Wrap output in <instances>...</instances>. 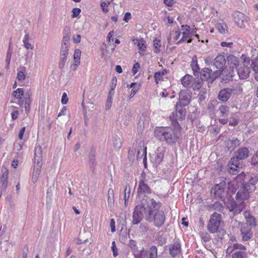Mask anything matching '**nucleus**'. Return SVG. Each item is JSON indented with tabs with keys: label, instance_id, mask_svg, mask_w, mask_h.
I'll use <instances>...</instances> for the list:
<instances>
[{
	"label": "nucleus",
	"instance_id": "obj_1",
	"mask_svg": "<svg viewBox=\"0 0 258 258\" xmlns=\"http://www.w3.org/2000/svg\"><path fill=\"white\" fill-rule=\"evenodd\" d=\"M256 181L255 179L252 178L248 183L242 184V190L238 191L236 195L237 203L232 200L226 204V206L230 211L233 212L234 214H237L242 211L245 208L244 201L247 200L249 198V194L255 190Z\"/></svg>",
	"mask_w": 258,
	"mask_h": 258
},
{
	"label": "nucleus",
	"instance_id": "obj_2",
	"mask_svg": "<svg viewBox=\"0 0 258 258\" xmlns=\"http://www.w3.org/2000/svg\"><path fill=\"white\" fill-rule=\"evenodd\" d=\"M156 203L159 204V205L156 207L154 205L150 206L145 216V219L150 222H153L156 227H161L165 222V216L163 211L159 210L161 203L156 202Z\"/></svg>",
	"mask_w": 258,
	"mask_h": 258
},
{
	"label": "nucleus",
	"instance_id": "obj_3",
	"mask_svg": "<svg viewBox=\"0 0 258 258\" xmlns=\"http://www.w3.org/2000/svg\"><path fill=\"white\" fill-rule=\"evenodd\" d=\"M154 205L156 207L158 206L159 204H156V201L153 199L146 197L141 205H138L136 207L133 215V223L138 224L143 217L145 218L148 208Z\"/></svg>",
	"mask_w": 258,
	"mask_h": 258
},
{
	"label": "nucleus",
	"instance_id": "obj_4",
	"mask_svg": "<svg viewBox=\"0 0 258 258\" xmlns=\"http://www.w3.org/2000/svg\"><path fill=\"white\" fill-rule=\"evenodd\" d=\"M249 156V150L246 147H242L238 150L236 157H233L228 163L229 172L232 174H236L238 169L241 167L239 160L247 158Z\"/></svg>",
	"mask_w": 258,
	"mask_h": 258
},
{
	"label": "nucleus",
	"instance_id": "obj_5",
	"mask_svg": "<svg viewBox=\"0 0 258 258\" xmlns=\"http://www.w3.org/2000/svg\"><path fill=\"white\" fill-rule=\"evenodd\" d=\"M42 165V148L40 145H38L36 147L35 150L34 166L33 173L39 175Z\"/></svg>",
	"mask_w": 258,
	"mask_h": 258
},
{
	"label": "nucleus",
	"instance_id": "obj_6",
	"mask_svg": "<svg viewBox=\"0 0 258 258\" xmlns=\"http://www.w3.org/2000/svg\"><path fill=\"white\" fill-rule=\"evenodd\" d=\"M221 222V216L217 213H214L208 224V230L211 233H214L218 230Z\"/></svg>",
	"mask_w": 258,
	"mask_h": 258
},
{
	"label": "nucleus",
	"instance_id": "obj_7",
	"mask_svg": "<svg viewBox=\"0 0 258 258\" xmlns=\"http://www.w3.org/2000/svg\"><path fill=\"white\" fill-rule=\"evenodd\" d=\"M211 194L217 198H223L226 194V182L222 181L214 185L211 189Z\"/></svg>",
	"mask_w": 258,
	"mask_h": 258
},
{
	"label": "nucleus",
	"instance_id": "obj_8",
	"mask_svg": "<svg viewBox=\"0 0 258 258\" xmlns=\"http://www.w3.org/2000/svg\"><path fill=\"white\" fill-rule=\"evenodd\" d=\"M218 112L220 117L218 119L219 122L222 125L226 124L228 122L227 117L230 113L229 108L226 105H221L218 107Z\"/></svg>",
	"mask_w": 258,
	"mask_h": 258
},
{
	"label": "nucleus",
	"instance_id": "obj_9",
	"mask_svg": "<svg viewBox=\"0 0 258 258\" xmlns=\"http://www.w3.org/2000/svg\"><path fill=\"white\" fill-rule=\"evenodd\" d=\"M182 105H180L179 103H176L175 105V110L170 116V118L172 121L177 120H182L185 117L186 110Z\"/></svg>",
	"mask_w": 258,
	"mask_h": 258
},
{
	"label": "nucleus",
	"instance_id": "obj_10",
	"mask_svg": "<svg viewBox=\"0 0 258 258\" xmlns=\"http://www.w3.org/2000/svg\"><path fill=\"white\" fill-rule=\"evenodd\" d=\"M234 21L241 28H244L248 21V18L242 13L235 12L233 14Z\"/></svg>",
	"mask_w": 258,
	"mask_h": 258
},
{
	"label": "nucleus",
	"instance_id": "obj_11",
	"mask_svg": "<svg viewBox=\"0 0 258 258\" xmlns=\"http://www.w3.org/2000/svg\"><path fill=\"white\" fill-rule=\"evenodd\" d=\"M226 63V60L225 57L223 55H218L214 59V65L218 69L216 72L217 75H220L222 74L224 75L226 74V71L223 70V68Z\"/></svg>",
	"mask_w": 258,
	"mask_h": 258
},
{
	"label": "nucleus",
	"instance_id": "obj_12",
	"mask_svg": "<svg viewBox=\"0 0 258 258\" xmlns=\"http://www.w3.org/2000/svg\"><path fill=\"white\" fill-rule=\"evenodd\" d=\"M191 98V93L190 91L185 90L180 91L179 94V103L180 105L183 106H187L190 102Z\"/></svg>",
	"mask_w": 258,
	"mask_h": 258
},
{
	"label": "nucleus",
	"instance_id": "obj_13",
	"mask_svg": "<svg viewBox=\"0 0 258 258\" xmlns=\"http://www.w3.org/2000/svg\"><path fill=\"white\" fill-rule=\"evenodd\" d=\"M190 27L187 25H182L181 26V31H182V37L178 41V43H181L184 41H187V43H190L192 39L190 38Z\"/></svg>",
	"mask_w": 258,
	"mask_h": 258
},
{
	"label": "nucleus",
	"instance_id": "obj_14",
	"mask_svg": "<svg viewBox=\"0 0 258 258\" xmlns=\"http://www.w3.org/2000/svg\"><path fill=\"white\" fill-rule=\"evenodd\" d=\"M147 180L144 175H142V179L139 182L137 192L139 194H148L150 193L151 189L146 183Z\"/></svg>",
	"mask_w": 258,
	"mask_h": 258
},
{
	"label": "nucleus",
	"instance_id": "obj_15",
	"mask_svg": "<svg viewBox=\"0 0 258 258\" xmlns=\"http://www.w3.org/2000/svg\"><path fill=\"white\" fill-rule=\"evenodd\" d=\"M251 227L245 224H241L240 231L242 240L247 241L252 236V232L251 230Z\"/></svg>",
	"mask_w": 258,
	"mask_h": 258
},
{
	"label": "nucleus",
	"instance_id": "obj_16",
	"mask_svg": "<svg viewBox=\"0 0 258 258\" xmlns=\"http://www.w3.org/2000/svg\"><path fill=\"white\" fill-rule=\"evenodd\" d=\"M165 152L164 148L158 147L156 153L152 155L151 158L155 164L158 165L162 161Z\"/></svg>",
	"mask_w": 258,
	"mask_h": 258
},
{
	"label": "nucleus",
	"instance_id": "obj_17",
	"mask_svg": "<svg viewBox=\"0 0 258 258\" xmlns=\"http://www.w3.org/2000/svg\"><path fill=\"white\" fill-rule=\"evenodd\" d=\"M233 91L231 88L223 89L219 92L218 99L222 102H226L230 98Z\"/></svg>",
	"mask_w": 258,
	"mask_h": 258
},
{
	"label": "nucleus",
	"instance_id": "obj_18",
	"mask_svg": "<svg viewBox=\"0 0 258 258\" xmlns=\"http://www.w3.org/2000/svg\"><path fill=\"white\" fill-rule=\"evenodd\" d=\"M168 127H157L154 131V135L156 138L160 141H164L166 135L169 134Z\"/></svg>",
	"mask_w": 258,
	"mask_h": 258
},
{
	"label": "nucleus",
	"instance_id": "obj_19",
	"mask_svg": "<svg viewBox=\"0 0 258 258\" xmlns=\"http://www.w3.org/2000/svg\"><path fill=\"white\" fill-rule=\"evenodd\" d=\"M167 130V132H169V133L166 135L164 141L169 144L175 143L176 141L177 136L176 131L170 127H168Z\"/></svg>",
	"mask_w": 258,
	"mask_h": 258
},
{
	"label": "nucleus",
	"instance_id": "obj_20",
	"mask_svg": "<svg viewBox=\"0 0 258 258\" xmlns=\"http://www.w3.org/2000/svg\"><path fill=\"white\" fill-rule=\"evenodd\" d=\"M218 75H214L212 73V70L209 68L204 69L201 72V79L207 80L209 79L214 80Z\"/></svg>",
	"mask_w": 258,
	"mask_h": 258
},
{
	"label": "nucleus",
	"instance_id": "obj_21",
	"mask_svg": "<svg viewBox=\"0 0 258 258\" xmlns=\"http://www.w3.org/2000/svg\"><path fill=\"white\" fill-rule=\"evenodd\" d=\"M169 250L170 254L172 257H175L177 254H179L181 251V249L179 241H174V243L170 246Z\"/></svg>",
	"mask_w": 258,
	"mask_h": 258
},
{
	"label": "nucleus",
	"instance_id": "obj_22",
	"mask_svg": "<svg viewBox=\"0 0 258 258\" xmlns=\"http://www.w3.org/2000/svg\"><path fill=\"white\" fill-rule=\"evenodd\" d=\"M24 95V91L23 88H19L13 93V96L18 100L20 107H23V101L22 100Z\"/></svg>",
	"mask_w": 258,
	"mask_h": 258
},
{
	"label": "nucleus",
	"instance_id": "obj_23",
	"mask_svg": "<svg viewBox=\"0 0 258 258\" xmlns=\"http://www.w3.org/2000/svg\"><path fill=\"white\" fill-rule=\"evenodd\" d=\"M236 73L241 79H245L249 77L250 69L249 67H240L236 69Z\"/></svg>",
	"mask_w": 258,
	"mask_h": 258
},
{
	"label": "nucleus",
	"instance_id": "obj_24",
	"mask_svg": "<svg viewBox=\"0 0 258 258\" xmlns=\"http://www.w3.org/2000/svg\"><path fill=\"white\" fill-rule=\"evenodd\" d=\"M244 216L246 220V225H249V226L254 227L256 226V221L255 218L251 216L250 213L248 211H245L244 213Z\"/></svg>",
	"mask_w": 258,
	"mask_h": 258
},
{
	"label": "nucleus",
	"instance_id": "obj_25",
	"mask_svg": "<svg viewBox=\"0 0 258 258\" xmlns=\"http://www.w3.org/2000/svg\"><path fill=\"white\" fill-rule=\"evenodd\" d=\"M26 68L25 67H20L17 69L16 79L19 82H22L26 79Z\"/></svg>",
	"mask_w": 258,
	"mask_h": 258
},
{
	"label": "nucleus",
	"instance_id": "obj_26",
	"mask_svg": "<svg viewBox=\"0 0 258 258\" xmlns=\"http://www.w3.org/2000/svg\"><path fill=\"white\" fill-rule=\"evenodd\" d=\"M194 81V78L189 75H186L181 79V82L185 88L191 87Z\"/></svg>",
	"mask_w": 258,
	"mask_h": 258
},
{
	"label": "nucleus",
	"instance_id": "obj_27",
	"mask_svg": "<svg viewBox=\"0 0 258 258\" xmlns=\"http://www.w3.org/2000/svg\"><path fill=\"white\" fill-rule=\"evenodd\" d=\"M31 36L29 33H26L23 38V43L24 47L26 49H33L34 45L30 42L31 40Z\"/></svg>",
	"mask_w": 258,
	"mask_h": 258
},
{
	"label": "nucleus",
	"instance_id": "obj_28",
	"mask_svg": "<svg viewBox=\"0 0 258 258\" xmlns=\"http://www.w3.org/2000/svg\"><path fill=\"white\" fill-rule=\"evenodd\" d=\"M246 247L241 244L234 243L230 245L226 249V252L228 254L232 253L234 250H245Z\"/></svg>",
	"mask_w": 258,
	"mask_h": 258
},
{
	"label": "nucleus",
	"instance_id": "obj_29",
	"mask_svg": "<svg viewBox=\"0 0 258 258\" xmlns=\"http://www.w3.org/2000/svg\"><path fill=\"white\" fill-rule=\"evenodd\" d=\"M227 61L230 65V68H232V69L235 68L236 69L239 64L238 58L233 55H230L227 57Z\"/></svg>",
	"mask_w": 258,
	"mask_h": 258
},
{
	"label": "nucleus",
	"instance_id": "obj_30",
	"mask_svg": "<svg viewBox=\"0 0 258 258\" xmlns=\"http://www.w3.org/2000/svg\"><path fill=\"white\" fill-rule=\"evenodd\" d=\"M240 144V141L237 138L229 139L227 142V146L229 150H233L235 147Z\"/></svg>",
	"mask_w": 258,
	"mask_h": 258
},
{
	"label": "nucleus",
	"instance_id": "obj_31",
	"mask_svg": "<svg viewBox=\"0 0 258 258\" xmlns=\"http://www.w3.org/2000/svg\"><path fill=\"white\" fill-rule=\"evenodd\" d=\"M81 55V51L79 49H76L74 53V66L75 67V70L77 69L78 66L80 63V57Z\"/></svg>",
	"mask_w": 258,
	"mask_h": 258
},
{
	"label": "nucleus",
	"instance_id": "obj_32",
	"mask_svg": "<svg viewBox=\"0 0 258 258\" xmlns=\"http://www.w3.org/2000/svg\"><path fill=\"white\" fill-rule=\"evenodd\" d=\"M114 191L110 188L108 190L107 194V203L110 208H112L114 205Z\"/></svg>",
	"mask_w": 258,
	"mask_h": 258
},
{
	"label": "nucleus",
	"instance_id": "obj_33",
	"mask_svg": "<svg viewBox=\"0 0 258 258\" xmlns=\"http://www.w3.org/2000/svg\"><path fill=\"white\" fill-rule=\"evenodd\" d=\"M229 121V125L232 126L237 125L239 122V117L237 113H233L231 114Z\"/></svg>",
	"mask_w": 258,
	"mask_h": 258
},
{
	"label": "nucleus",
	"instance_id": "obj_34",
	"mask_svg": "<svg viewBox=\"0 0 258 258\" xmlns=\"http://www.w3.org/2000/svg\"><path fill=\"white\" fill-rule=\"evenodd\" d=\"M251 68L254 72V78L258 81V59L253 60L251 61Z\"/></svg>",
	"mask_w": 258,
	"mask_h": 258
},
{
	"label": "nucleus",
	"instance_id": "obj_35",
	"mask_svg": "<svg viewBox=\"0 0 258 258\" xmlns=\"http://www.w3.org/2000/svg\"><path fill=\"white\" fill-rule=\"evenodd\" d=\"M137 46L140 51L144 52L146 49V45L145 44L146 41L143 38H140L137 39Z\"/></svg>",
	"mask_w": 258,
	"mask_h": 258
},
{
	"label": "nucleus",
	"instance_id": "obj_36",
	"mask_svg": "<svg viewBox=\"0 0 258 258\" xmlns=\"http://www.w3.org/2000/svg\"><path fill=\"white\" fill-rule=\"evenodd\" d=\"M203 85V80L201 79L194 80L191 85L194 90H199Z\"/></svg>",
	"mask_w": 258,
	"mask_h": 258
},
{
	"label": "nucleus",
	"instance_id": "obj_37",
	"mask_svg": "<svg viewBox=\"0 0 258 258\" xmlns=\"http://www.w3.org/2000/svg\"><path fill=\"white\" fill-rule=\"evenodd\" d=\"M8 171L6 170L3 172L2 175L0 180L4 187H6L8 185Z\"/></svg>",
	"mask_w": 258,
	"mask_h": 258
},
{
	"label": "nucleus",
	"instance_id": "obj_38",
	"mask_svg": "<svg viewBox=\"0 0 258 258\" xmlns=\"http://www.w3.org/2000/svg\"><path fill=\"white\" fill-rule=\"evenodd\" d=\"M157 257V248L155 246H152L149 250L148 258Z\"/></svg>",
	"mask_w": 258,
	"mask_h": 258
},
{
	"label": "nucleus",
	"instance_id": "obj_39",
	"mask_svg": "<svg viewBox=\"0 0 258 258\" xmlns=\"http://www.w3.org/2000/svg\"><path fill=\"white\" fill-rule=\"evenodd\" d=\"M216 28L221 34L225 33L227 31V26L224 23H219L217 24Z\"/></svg>",
	"mask_w": 258,
	"mask_h": 258
},
{
	"label": "nucleus",
	"instance_id": "obj_40",
	"mask_svg": "<svg viewBox=\"0 0 258 258\" xmlns=\"http://www.w3.org/2000/svg\"><path fill=\"white\" fill-rule=\"evenodd\" d=\"M130 191H131V187L129 185H126L125 187L124 191V204L126 205V204L128 202V199L130 196Z\"/></svg>",
	"mask_w": 258,
	"mask_h": 258
},
{
	"label": "nucleus",
	"instance_id": "obj_41",
	"mask_svg": "<svg viewBox=\"0 0 258 258\" xmlns=\"http://www.w3.org/2000/svg\"><path fill=\"white\" fill-rule=\"evenodd\" d=\"M31 103V100L29 97H26L24 101V108L26 113L28 114L30 111V107Z\"/></svg>",
	"mask_w": 258,
	"mask_h": 258
},
{
	"label": "nucleus",
	"instance_id": "obj_42",
	"mask_svg": "<svg viewBox=\"0 0 258 258\" xmlns=\"http://www.w3.org/2000/svg\"><path fill=\"white\" fill-rule=\"evenodd\" d=\"M240 58L244 66L243 67H248V66L250 64L251 62V59L250 57L246 56L244 54H242Z\"/></svg>",
	"mask_w": 258,
	"mask_h": 258
},
{
	"label": "nucleus",
	"instance_id": "obj_43",
	"mask_svg": "<svg viewBox=\"0 0 258 258\" xmlns=\"http://www.w3.org/2000/svg\"><path fill=\"white\" fill-rule=\"evenodd\" d=\"M246 253L240 250L235 251L232 256V258H246Z\"/></svg>",
	"mask_w": 258,
	"mask_h": 258
},
{
	"label": "nucleus",
	"instance_id": "obj_44",
	"mask_svg": "<svg viewBox=\"0 0 258 258\" xmlns=\"http://www.w3.org/2000/svg\"><path fill=\"white\" fill-rule=\"evenodd\" d=\"M69 48V44H66V42L64 43H62L61 45V48H60V54H63V55H64V54L68 55Z\"/></svg>",
	"mask_w": 258,
	"mask_h": 258
},
{
	"label": "nucleus",
	"instance_id": "obj_45",
	"mask_svg": "<svg viewBox=\"0 0 258 258\" xmlns=\"http://www.w3.org/2000/svg\"><path fill=\"white\" fill-rule=\"evenodd\" d=\"M144 157V159L146 158V148H141L139 151L137 155V158L138 159H141L143 156Z\"/></svg>",
	"mask_w": 258,
	"mask_h": 258
},
{
	"label": "nucleus",
	"instance_id": "obj_46",
	"mask_svg": "<svg viewBox=\"0 0 258 258\" xmlns=\"http://www.w3.org/2000/svg\"><path fill=\"white\" fill-rule=\"evenodd\" d=\"M165 75L164 72H158L155 73L154 78L155 82L158 84L159 82L162 80L163 76Z\"/></svg>",
	"mask_w": 258,
	"mask_h": 258
},
{
	"label": "nucleus",
	"instance_id": "obj_47",
	"mask_svg": "<svg viewBox=\"0 0 258 258\" xmlns=\"http://www.w3.org/2000/svg\"><path fill=\"white\" fill-rule=\"evenodd\" d=\"M144 252V248L140 249H137L133 251V254L135 258H142L143 253Z\"/></svg>",
	"mask_w": 258,
	"mask_h": 258
},
{
	"label": "nucleus",
	"instance_id": "obj_48",
	"mask_svg": "<svg viewBox=\"0 0 258 258\" xmlns=\"http://www.w3.org/2000/svg\"><path fill=\"white\" fill-rule=\"evenodd\" d=\"M95 160V156L93 155H90L89 156V163L90 164V169L92 171L94 169L95 166L96 165Z\"/></svg>",
	"mask_w": 258,
	"mask_h": 258
},
{
	"label": "nucleus",
	"instance_id": "obj_49",
	"mask_svg": "<svg viewBox=\"0 0 258 258\" xmlns=\"http://www.w3.org/2000/svg\"><path fill=\"white\" fill-rule=\"evenodd\" d=\"M236 71H234V68H230V71L228 73V74H226V79L227 80H233L234 79V76L235 75Z\"/></svg>",
	"mask_w": 258,
	"mask_h": 258
},
{
	"label": "nucleus",
	"instance_id": "obj_50",
	"mask_svg": "<svg viewBox=\"0 0 258 258\" xmlns=\"http://www.w3.org/2000/svg\"><path fill=\"white\" fill-rule=\"evenodd\" d=\"M113 146L116 149H119L121 146V142L120 138H115L113 143Z\"/></svg>",
	"mask_w": 258,
	"mask_h": 258
},
{
	"label": "nucleus",
	"instance_id": "obj_51",
	"mask_svg": "<svg viewBox=\"0 0 258 258\" xmlns=\"http://www.w3.org/2000/svg\"><path fill=\"white\" fill-rule=\"evenodd\" d=\"M153 45H154V46L155 48V52L156 53H157L159 52V48L161 46V41L159 39H155L154 41H153Z\"/></svg>",
	"mask_w": 258,
	"mask_h": 258
},
{
	"label": "nucleus",
	"instance_id": "obj_52",
	"mask_svg": "<svg viewBox=\"0 0 258 258\" xmlns=\"http://www.w3.org/2000/svg\"><path fill=\"white\" fill-rule=\"evenodd\" d=\"M128 246L131 248L132 251L137 249H138V246H137L136 242L134 240H130L128 243Z\"/></svg>",
	"mask_w": 258,
	"mask_h": 258
},
{
	"label": "nucleus",
	"instance_id": "obj_53",
	"mask_svg": "<svg viewBox=\"0 0 258 258\" xmlns=\"http://www.w3.org/2000/svg\"><path fill=\"white\" fill-rule=\"evenodd\" d=\"M111 249L113 251V255L114 257H116L118 254V249L116 247L115 242L113 241L112 242Z\"/></svg>",
	"mask_w": 258,
	"mask_h": 258
},
{
	"label": "nucleus",
	"instance_id": "obj_54",
	"mask_svg": "<svg viewBox=\"0 0 258 258\" xmlns=\"http://www.w3.org/2000/svg\"><path fill=\"white\" fill-rule=\"evenodd\" d=\"M112 100H113V98L108 96L107 100V101H106V104H105V108H106V110H108L111 108V105H112Z\"/></svg>",
	"mask_w": 258,
	"mask_h": 258
},
{
	"label": "nucleus",
	"instance_id": "obj_55",
	"mask_svg": "<svg viewBox=\"0 0 258 258\" xmlns=\"http://www.w3.org/2000/svg\"><path fill=\"white\" fill-rule=\"evenodd\" d=\"M81 12V11L80 9L77 8H74L72 10V13H73L72 17L73 18L77 17V16H78L80 15Z\"/></svg>",
	"mask_w": 258,
	"mask_h": 258
},
{
	"label": "nucleus",
	"instance_id": "obj_56",
	"mask_svg": "<svg viewBox=\"0 0 258 258\" xmlns=\"http://www.w3.org/2000/svg\"><path fill=\"white\" fill-rule=\"evenodd\" d=\"M117 80L116 77H114L112 78L111 80V83L110 85V89H111L112 90H114L116 85H117Z\"/></svg>",
	"mask_w": 258,
	"mask_h": 258
},
{
	"label": "nucleus",
	"instance_id": "obj_57",
	"mask_svg": "<svg viewBox=\"0 0 258 258\" xmlns=\"http://www.w3.org/2000/svg\"><path fill=\"white\" fill-rule=\"evenodd\" d=\"M145 120V117L143 115L139 119V123H138L139 127L140 129H142V128L144 127Z\"/></svg>",
	"mask_w": 258,
	"mask_h": 258
},
{
	"label": "nucleus",
	"instance_id": "obj_58",
	"mask_svg": "<svg viewBox=\"0 0 258 258\" xmlns=\"http://www.w3.org/2000/svg\"><path fill=\"white\" fill-rule=\"evenodd\" d=\"M109 2H103L101 3V6L102 9V10L104 12H107L108 11V9L107 8L108 5L109 4Z\"/></svg>",
	"mask_w": 258,
	"mask_h": 258
},
{
	"label": "nucleus",
	"instance_id": "obj_59",
	"mask_svg": "<svg viewBox=\"0 0 258 258\" xmlns=\"http://www.w3.org/2000/svg\"><path fill=\"white\" fill-rule=\"evenodd\" d=\"M140 68V64L138 62H137L134 64V66L132 68V72L134 75H135L139 71V69Z\"/></svg>",
	"mask_w": 258,
	"mask_h": 258
},
{
	"label": "nucleus",
	"instance_id": "obj_60",
	"mask_svg": "<svg viewBox=\"0 0 258 258\" xmlns=\"http://www.w3.org/2000/svg\"><path fill=\"white\" fill-rule=\"evenodd\" d=\"M61 102L63 104H67L68 102V98L66 93H63L61 97Z\"/></svg>",
	"mask_w": 258,
	"mask_h": 258
},
{
	"label": "nucleus",
	"instance_id": "obj_61",
	"mask_svg": "<svg viewBox=\"0 0 258 258\" xmlns=\"http://www.w3.org/2000/svg\"><path fill=\"white\" fill-rule=\"evenodd\" d=\"M19 114V111L18 110H13V111L11 113V117L12 119L13 120H16L18 118Z\"/></svg>",
	"mask_w": 258,
	"mask_h": 258
},
{
	"label": "nucleus",
	"instance_id": "obj_62",
	"mask_svg": "<svg viewBox=\"0 0 258 258\" xmlns=\"http://www.w3.org/2000/svg\"><path fill=\"white\" fill-rule=\"evenodd\" d=\"M73 39L75 43H79L81 41V36L79 34L74 35L73 37Z\"/></svg>",
	"mask_w": 258,
	"mask_h": 258
},
{
	"label": "nucleus",
	"instance_id": "obj_63",
	"mask_svg": "<svg viewBox=\"0 0 258 258\" xmlns=\"http://www.w3.org/2000/svg\"><path fill=\"white\" fill-rule=\"evenodd\" d=\"M139 89V86H135L132 89L131 93L130 96V98H132L135 95V94L137 92Z\"/></svg>",
	"mask_w": 258,
	"mask_h": 258
},
{
	"label": "nucleus",
	"instance_id": "obj_64",
	"mask_svg": "<svg viewBox=\"0 0 258 258\" xmlns=\"http://www.w3.org/2000/svg\"><path fill=\"white\" fill-rule=\"evenodd\" d=\"M110 226L112 232H114L115 231V221L113 219L110 220Z\"/></svg>",
	"mask_w": 258,
	"mask_h": 258
}]
</instances>
